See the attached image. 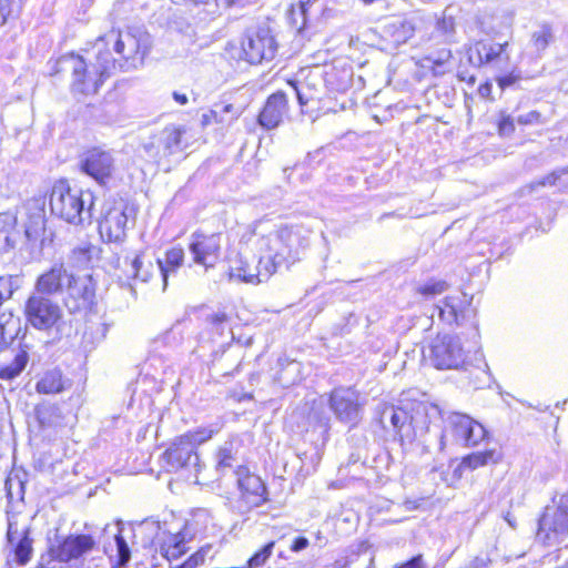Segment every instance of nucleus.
<instances>
[{
    "instance_id": "obj_1",
    "label": "nucleus",
    "mask_w": 568,
    "mask_h": 568,
    "mask_svg": "<svg viewBox=\"0 0 568 568\" xmlns=\"http://www.w3.org/2000/svg\"><path fill=\"white\" fill-rule=\"evenodd\" d=\"M94 61L89 63L74 53L60 57L55 62V72H70L71 89L81 94H94L105 79L116 71V61L109 49H103V41L94 43Z\"/></svg>"
},
{
    "instance_id": "obj_2",
    "label": "nucleus",
    "mask_w": 568,
    "mask_h": 568,
    "mask_svg": "<svg viewBox=\"0 0 568 568\" xmlns=\"http://www.w3.org/2000/svg\"><path fill=\"white\" fill-rule=\"evenodd\" d=\"M51 213L72 225L90 224L93 195L81 189L72 187L64 179L57 181L50 193Z\"/></svg>"
},
{
    "instance_id": "obj_3",
    "label": "nucleus",
    "mask_w": 568,
    "mask_h": 568,
    "mask_svg": "<svg viewBox=\"0 0 568 568\" xmlns=\"http://www.w3.org/2000/svg\"><path fill=\"white\" fill-rule=\"evenodd\" d=\"M97 41H103V49L110 43L113 44L115 53L120 55L115 59L116 70L123 72L141 67L151 48L150 34L136 28L125 32L111 31Z\"/></svg>"
},
{
    "instance_id": "obj_4",
    "label": "nucleus",
    "mask_w": 568,
    "mask_h": 568,
    "mask_svg": "<svg viewBox=\"0 0 568 568\" xmlns=\"http://www.w3.org/2000/svg\"><path fill=\"white\" fill-rule=\"evenodd\" d=\"M217 429L200 427L195 430H189L176 437L171 446L162 454L163 467L166 471H178L180 469L200 467V458L196 447L211 439Z\"/></svg>"
},
{
    "instance_id": "obj_5",
    "label": "nucleus",
    "mask_w": 568,
    "mask_h": 568,
    "mask_svg": "<svg viewBox=\"0 0 568 568\" xmlns=\"http://www.w3.org/2000/svg\"><path fill=\"white\" fill-rule=\"evenodd\" d=\"M428 409L438 412L437 406L414 403L412 404L410 412L399 406L383 405L378 407L377 413L378 420L384 429H388L389 424L395 435L399 436L402 442H412L416 437V429L419 427L420 417L428 415Z\"/></svg>"
},
{
    "instance_id": "obj_6",
    "label": "nucleus",
    "mask_w": 568,
    "mask_h": 568,
    "mask_svg": "<svg viewBox=\"0 0 568 568\" xmlns=\"http://www.w3.org/2000/svg\"><path fill=\"white\" fill-rule=\"evenodd\" d=\"M445 426L438 437L437 449L444 452L447 445V437H452V442L464 446L474 447L483 442L487 435L485 427L473 419L470 416L462 413H449L444 418Z\"/></svg>"
},
{
    "instance_id": "obj_7",
    "label": "nucleus",
    "mask_w": 568,
    "mask_h": 568,
    "mask_svg": "<svg viewBox=\"0 0 568 568\" xmlns=\"http://www.w3.org/2000/svg\"><path fill=\"white\" fill-rule=\"evenodd\" d=\"M261 244L280 268L284 263H294L300 260L301 252L310 243L298 229L283 227L276 233L262 237Z\"/></svg>"
},
{
    "instance_id": "obj_8",
    "label": "nucleus",
    "mask_w": 568,
    "mask_h": 568,
    "mask_svg": "<svg viewBox=\"0 0 568 568\" xmlns=\"http://www.w3.org/2000/svg\"><path fill=\"white\" fill-rule=\"evenodd\" d=\"M277 42L267 27L248 30L241 41V59L250 64L272 61L277 52Z\"/></svg>"
},
{
    "instance_id": "obj_9",
    "label": "nucleus",
    "mask_w": 568,
    "mask_h": 568,
    "mask_svg": "<svg viewBox=\"0 0 568 568\" xmlns=\"http://www.w3.org/2000/svg\"><path fill=\"white\" fill-rule=\"evenodd\" d=\"M24 316L33 328L50 331L61 320L62 311L49 296L34 292L26 301Z\"/></svg>"
},
{
    "instance_id": "obj_10",
    "label": "nucleus",
    "mask_w": 568,
    "mask_h": 568,
    "mask_svg": "<svg viewBox=\"0 0 568 568\" xmlns=\"http://www.w3.org/2000/svg\"><path fill=\"white\" fill-rule=\"evenodd\" d=\"M429 359L437 369L464 367L467 371L466 354L456 336H437L430 345Z\"/></svg>"
},
{
    "instance_id": "obj_11",
    "label": "nucleus",
    "mask_w": 568,
    "mask_h": 568,
    "mask_svg": "<svg viewBox=\"0 0 568 568\" xmlns=\"http://www.w3.org/2000/svg\"><path fill=\"white\" fill-rule=\"evenodd\" d=\"M537 536L547 544H560L568 538V495L560 497L557 507L546 508L539 519Z\"/></svg>"
},
{
    "instance_id": "obj_12",
    "label": "nucleus",
    "mask_w": 568,
    "mask_h": 568,
    "mask_svg": "<svg viewBox=\"0 0 568 568\" xmlns=\"http://www.w3.org/2000/svg\"><path fill=\"white\" fill-rule=\"evenodd\" d=\"M95 290L91 275H72L63 293V304L70 313L88 311L95 303Z\"/></svg>"
},
{
    "instance_id": "obj_13",
    "label": "nucleus",
    "mask_w": 568,
    "mask_h": 568,
    "mask_svg": "<svg viewBox=\"0 0 568 568\" xmlns=\"http://www.w3.org/2000/svg\"><path fill=\"white\" fill-rule=\"evenodd\" d=\"M329 407L336 419L349 428L356 427L362 419L363 405L359 395L351 387L335 388L329 395Z\"/></svg>"
},
{
    "instance_id": "obj_14",
    "label": "nucleus",
    "mask_w": 568,
    "mask_h": 568,
    "mask_svg": "<svg viewBox=\"0 0 568 568\" xmlns=\"http://www.w3.org/2000/svg\"><path fill=\"white\" fill-rule=\"evenodd\" d=\"M235 476L242 511L260 507L267 500V489L261 477L250 473L244 466H237Z\"/></svg>"
},
{
    "instance_id": "obj_15",
    "label": "nucleus",
    "mask_w": 568,
    "mask_h": 568,
    "mask_svg": "<svg viewBox=\"0 0 568 568\" xmlns=\"http://www.w3.org/2000/svg\"><path fill=\"white\" fill-rule=\"evenodd\" d=\"M473 297L465 293L446 296L437 305L439 318L449 326H463L476 316L471 305Z\"/></svg>"
},
{
    "instance_id": "obj_16",
    "label": "nucleus",
    "mask_w": 568,
    "mask_h": 568,
    "mask_svg": "<svg viewBox=\"0 0 568 568\" xmlns=\"http://www.w3.org/2000/svg\"><path fill=\"white\" fill-rule=\"evenodd\" d=\"M129 206L120 200L108 205L103 217L99 223V232L103 240L108 242H122L126 236V226L129 222Z\"/></svg>"
},
{
    "instance_id": "obj_17",
    "label": "nucleus",
    "mask_w": 568,
    "mask_h": 568,
    "mask_svg": "<svg viewBox=\"0 0 568 568\" xmlns=\"http://www.w3.org/2000/svg\"><path fill=\"white\" fill-rule=\"evenodd\" d=\"M94 546L95 541L91 535H69L58 540L57 546L50 548V554L54 560L68 564L89 554Z\"/></svg>"
},
{
    "instance_id": "obj_18",
    "label": "nucleus",
    "mask_w": 568,
    "mask_h": 568,
    "mask_svg": "<svg viewBox=\"0 0 568 568\" xmlns=\"http://www.w3.org/2000/svg\"><path fill=\"white\" fill-rule=\"evenodd\" d=\"M189 250L196 264L204 265L206 268L213 267L220 256L221 234L195 232L191 235Z\"/></svg>"
},
{
    "instance_id": "obj_19",
    "label": "nucleus",
    "mask_w": 568,
    "mask_h": 568,
    "mask_svg": "<svg viewBox=\"0 0 568 568\" xmlns=\"http://www.w3.org/2000/svg\"><path fill=\"white\" fill-rule=\"evenodd\" d=\"M258 250L261 253V262L264 263V268H260L256 264L252 265L241 260L239 266L231 268V277H237L247 283H262L276 273L278 270L276 263L272 260L267 250L262 247L261 241L258 242Z\"/></svg>"
},
{
    "instance_id": "obj_20",
    "label": "nucleus",
    "mask_w": 568,
    "mask_h": 568,
    "mask_svg": "<svg viewBox=\"0 0 568 568\" xmlns=\"http://www.w3.org/2000/svg\"><path fill=\"white\" fill-rule=\"evenodd\" d=\"M113 169L114 159L112 154L100 148L89 150L81 160V170L100 184H104L111 178Z\"/></svg>"
},
{
    "instance_id": "obj_21",
    "label": "nucleus",
    "mask_w": 568,
    "mask_h": 568,
    "mask_svg": "<svg viewBox=\"0 0 568 568\" xmlns=\"http://www.w3.org/2000/svg\"><path fill=\"white\" fill-rule=\"evenodd\" d=\"M193 523L186 521L183 529L176 532L162 531L156 535L160 554L166 559H176L186 551L185 544L195 536Z\"/></svg>"
},
{
    "instance_id": "obj_22",
    "label": "nucleus",
    "mask_w": 568,
    "mask_h": 568,
    "mask_svg": "<svg viewBox=\"0 0 568 568\" xmlns=\"http://www.w3.org/2000/svg\"><path fill=\"white\" fill-rule=\"evenodd\" d=\"M72 275L63 264H54L49 271L39 276L36 283V292L45 296L64 293Z\"/></svg>"
},
{
    "instance_id": "obj_23",
    "label": "nucleus",
    "mask_w": 568,
    "mask_h": 568,
    "mask_svg": "<svg viewBox=\"0 0 568 568\" xmlns=\"http://www.w3.org/2000/svg\"><path fill=\"white\" fill-rule=\"evenodd\" d=\"M286 112V94L277 91L266 100L264 108L258 114V124L265 130H273L281 124Z\"/></svg>"
},
{
    "instance_id": "obj_24",
    "label": "nucleus",
    "mask_w": 568,
    "mask_h": 568,
    "mask_svg": "<svg viewBox=\"0 0 568 568\" xmlns=\"http://www.w3.org/2000/svg\"><path fill=\"white\" fill-rule=\"evenodd\" d=\"M416 26L414 21L407 19H396L386 23L383 28L384 36L396 45L406 43L415 34Z\"/></svg>"
},
{
    "instance_id": "obj_25",
    "label": "nucleus",
    "mask_w": 568,
    "mask_h": 568,
    "mask_svg": "<svg viewBox=\"0 0 568 568\" xmlns=\"http://www.w3.org/2000/svg\"><path fill=\"white\" fill-rule=\"evenodd\" d=\"M501 453L495 448L486 449L484 452H475L464 456L455 471L462 473L465 469L475 470L479 467L497 464L501 460Z\"/></svg>"
},
{
    "instance_id": "obj_26",
    "label": "nucleus",
    "mask_w": 568,
    "mask_h": 568,
    "mask_svg": "<svg viewBox=\"0 0 568 568\" xmlns=\"http://www.w3.org/2000/svg\"><path fill=\"white\" fill-rule=\"evenodd\" d=\"M184 250L181 246H174L166 251L164 260L158 258V271L163 281V291L166 290L169 276L175 274L183 265Z\"/></svg>"
},
{
    "instance_id": "obj_27",
    "label": "nucleus",
    "mask_w": 568,
    "mask_h": 568,
    "mask_svg": "<svg viewBox=\"0 0 568 568\" xmlns=\"http://www.w3.org/2000/svg\"><path fill=\"white\" fill-rule=\"evenodd\" d=\"M7 538L9 544L14 546V556L19 565H26L32 556V539L29 536V530L26 529L20 539H18V531L13 530L12 525L9 524Z\"/></svg>"
},
{
    "instance_id": "obj_28",
    "label": "nucleus",
    "mask_w": 568,
    "mask_h": 568,
    "mask_svg": "<svg viewBox=\"0 0 568 568\" xmlns=\"http://www.w3.org/2000/svg\"><path fill=\"white\" fill-rule=\"evenodd\" d=\"M20 318L11 312L0 313V351L4 349L18 335Z\"/></svg>"
},
{
    "instance_id": "obj_29",
    "label": "nucleus",
    "mask_w": 568,
    "mask_h": 568,
    "mask_svg": "<svg viewBox=\"0 0 568 568\" xmlns=\"http://www.w3.org/2000/svg\"><path fill=\"white\" fill-rule=\"evenodd\" d=\"M45 231V215L42 207L37 206L34 212L29 214L24 224V233L29 241L39 240Z\"/></svg>"
},
{
    "instance_id": "obj_30",
    "label": "nucleus",
    "mask_w": 568,
    "mask_h": 568,
    "mask_svg": "<svg viewBox=\"0 0 568 568\" xmlns=\"http://www.w3.org/2000/svg\"><path fill=\"white\" fill-rule=\"evenodd\" d=\"M155 271H158V264L154 265L151 261H145L143 254H135L130 262L128 272L132 278L148 282Z\"/></svg>"
},
{
    "instance_id": "obj_31",
    "label": "nucleus",
    "mask_w": 568,
    "mask_h": 568,
    "mask_svg": "<svg viewBox=\"0 0 568 568\" xmlns=\"http://www.w3.org/2000/svg\"><path fill=\"white\" fill-rule=\"evenodd\" d=\"M237 464L235 444L225 442L216 453V470L224 474L227 469H232Z\"/></svg>"
},
{
    "instance_id": "obj_32",
    "label": "nucleus",
    "mask_w": 568,
    "mask_h": 568,
    "mask_svg": "<svg viewBox=\"0 0 568 568\" xmlns=\"http://www.w3.org/2000/svg\"><path fill=\"white\" fill-rule=\"evenodd\" d=\"M26 473H11L6 480L7 497L10 503L22 501L24 498Z\"/></svg>"
},
{
    "instance_id": "obj_33",
    "label": "nucleus",
    "mask_w": 568,
    "mask_h": 568,
    "mask_svg": "<svg viewBox=\"0 0 568 568\" xmlns=\"http://www.w3.org/2000/svg\"><path fill=\"white\" fill-rule=\"evenodd\" d=\"M118 532L114 535V541L116 546V556L112 568H124L131 560L130 547L122 535L123 524L122 521L116 523Z\"/></svg>"
},
{
    "instance_id": "obj_34",
    "label": "nucleus",
    "mask_w": 568,
    "mask_h": 568,
    "mask_svg": "<svg viewBox=\"0 0 568 568\" xmlns=\"http://www.w3.org/2000/svg\"><path fill=\"white\" fill-rule=\"evenodd\" d=\"M36 388L41 394L60 393L63 389L61 373L57 369L48 371L37 383Z\"/></svg>"
},
{
    "instance_id": "obj_35",
    "label": "nucleus",
    "mask_w": 568,
    "mask_h": 568,
    "mask_svg": "<svg viewBox=\"0 0 568 568\" xmlns=\"http://www.w3.org/2000/svg\"><path fill=\"white\" fill-rule=\"evenodd\" d=\"M29 361L28 353L20 351L9 364L0 365V378L11 381L26 368Z\"/></svg>"
},
{
    "instance_id": "obj_36",
    "label": "nucleus",
    "mask_w": 568,
    "mask_h": 568,
    "mask_svg": "<svg viewBox=\"0 0 568 568\" xmlns=\"http://www.w3.org/2000/svg\"><path fill=\"white\" fill-rule=\"evenodd\" d=\"M567 174H568V165L564 166V168H558V169L554 170L552 172H550L549 174H547L546 176H544L542 179L523 186L519 192L521 195H526V194H531L532 192H535L537 189H539L541 186L556 185L557 182H559L560 179Z\"/></svg>"
},
{
    "instance_id": "obj_37",
    "label": "nucleus",
    "mask_w": 568,
    "mask_h": 568,
    "mask_svg": "<svg viewBox=\"0 0 568 568\" xmlns=\"http://www.w3.org/2000/svg\"><path fill=\"white\" fill-rule=\"evenodd\" d=\"M206 327L213 336H223L225 332L231 333L230 316L224 311L212 312L205 317Z\"/></svg>"
},
{
    "instance_id": "obj_38",
    "label": "nucleus",
    "mask_w": 568,
    "mask_h": 568,
    "mask_svg": "<svg viewBox=\"0 0 568 568\" xmlns=\"http://www.w3.org/2000/svg\"><path fill=\"white\" fill-rule=\"evenodd\" d=\"M507 42L504 44L477 43L474 51L477 54L478 64L490 63L498 59L503 54Z\"/></svg>"
},
{
    "instance_id": "obj_39",
    "label": "nucleus",
    "mask_w": 568,
    "mask_h": 568,
    "mask_svg": "<svg viewBox=\"0 0 568 568\" xmlns=\"http://www.w3.org/2000/svg\"><path fill=\"white\" fill-rule=\"evenodd\" d=\"M185 131L181 128L168 126L163 130L161 135V142L164 148L165 154L174 153L181 143L182 134Z\"/></svg>"
},
{
    "instance_id": "obj_40",
    "label": "nucleus",
    "mask_w": 568,
    "mask_h": 568,
    "mask_svg": "<svg viewBox=\"0 0 568 568\" xmlns=\"http://www.w3.org/2000/svg\"><path fill=\"white\" fill-rule=\"evenodd\" d=\"M94 251L95 247L91 244L77 246L70 254V261L75 267H84L91 262Z\"/></svg>"
},
{
    "instance_id": "obj_41",
    "label": "nucleus",
    "mask_w": 568,
    "mask_h": 568,
    "mask_svg": "<svg viewBox=\"0 0 568 568\" xmlns=\"http://www.w3.org/2000/svg\"><path fill=\"white\" fill-rule=\"evenodd\" d=\"M554 41L551 27L542 24L539 30L535 31L531 36V42L538 53L546 50V48Z\"/></svg>"
},
{
    "instance_id": "obj_42",
    "label": "nucleus",
    "mask_w": 568,
    "mask_h": 568,
    "mask_svg": "<svg viewBox=\"0 0 568 568\" xmlns=\"http://www.w3.org/2000/svg\"><path fill=\"white\" fill-rule=\"evenodd\" d=\"M452 58V52L448 49H443L436 53H430L425 58L427 62L426 67L433 69L435 74L445 73V64L449 62Z\"/></svg>"
},
{
    "instance_id": "obj_43",
    "label": "nucleus",
    "mask_w": 568,
    "mask_h": 568,
    "mask_svg": "<svg viewBox=\"0 0 568 568\" xmlns=\"http://www.w3.org/2000/svg\"><path fill=\"white\" fill-rule=\"evenodd\" d=\"M449 287L448 283L443 280H429L425 284L417 287V292L425 297H433L442 294Z\"/></svg>"
},
{
    "instance_id": "obj_44",
    "label": "nucleus",
    "mask_w": 568,
    "mask_h": 568,
    "mask_svg": "<svg viewBox=\"0 0 568 568\" xmlns=\"http://www.w3.org/2000/svg\"><path fill=\"white\" fill-rule=\"evenodd\" d=\"M109 324L105 322L90 323L84 332L85 338H91L92 343H100L106 337Z\"/></svg>"
},
{
    "instance_id": "obj_45",
    "label": "nucleus",
    "mask_w": 568,
    "mask_h": 568,
    "mask_svg": "<svg viewBox=\"0 0 568 568\" xmlns=\"http://www.w3.org/2000/svg\"><path fill=\"white\" fill-rule=\"evenodd\" d=\"M298 7L295 9L294 7L291 10V16L294 26L301 30L305 27L307 19V10L311 6V0H297Z\"/></svg>"
},
{
    "instance_id": "obj_46",
    "label": "nucleus",
    "mask_w": 568,
    "mask_h": 568,
    "mask_svg": "<svg viewBox=\"0 0 568 568\" xmlns=\"http://www.w3.org/2000/svg\"><path fill=\"white\" fill-rule=\"evenodd\" d=\"M275 546L274 541H270L264 545L258 551H256L247 561V568H258L263 566L273 552Z\"/></svg>"
},
{
    "instance_id": "obj_47",
    "label": "nucleus",
    "mask_w": 568,
    "mask_h": 568,
    "mask_svg": "<svg viewBox=\"0 0 568 568\" xmlns=\"http://www.w3.org/2000/svg\"><path fill=\"white\" fill-rule=\"evenodd\" d=\"M237 119V113L234 112L231 118H225L221 114V112L217 109H212L207 113H204L202 115V124L209 125L213 122L216 123H231L232 121Z\"/></svg>"
},
{
    "instance_id": "obj_48",
    "label": "nucleus",
    "mask_w": 568,
    "mask_h": 568,
    "mask_svg": "<svg viewBox=\"0 0 568 568\" xmlns=\"http://www.w3.org/2000/svg\"><path fill=\"white\" fill-rule=\"evenodd\" d=\"M17 290L14 285V280L12 276H1L0 277V301L4 302L11 298L13 292Z\"/></svg>"
},
{
    "instance_id": "obj_49",
    "label": "nucleus",
    "mask_w": 568,
    "mask_h": 568,
    "mask_svg": "<svg viewBox=\"0 0 568 568\" xmlns=\"http://www.w3.org/2000/svg\"><path fill=\"white\" fill-rule=\"evenodd\" d=\"M436 28L446 37V39H450L455 33L454 18L444 14V17L437 21Z\"/></svg>"
},
{
    "instance_id": "obj_50",
    "label": "nucleus",
    "mask_w": 568,
    "mask_h": 568,
    "mask_svg": "<svg viewBox=\"0 0 568 568\" xmlns=\"http://www.w3.org/2000/svg\"><path fill=\"white\" fill-rule=\"evenodd\" d=\"M478 375H476V381L473 382L476 388H481L486 385H489L491 382V374L489 371V366L487 363L483 362V367H477Z\"/></svg>"
},
{
    "instance_id": "obj_51",
    "label": "nucleus",
    "mask_w": 568,
    "mask_h": 568,
    "mask_svg": "<svg viewBox=\"0 0 568 568\" xmlns=\"http://www.w3.org/2000/svg\"><path fill=\"white\" fill-rule=\"evenodd\" d=\"M206 551L204 548L194 552L191 557H189L182 565L175 568H197L199 566L204 564Z\"/></svg>"
},
{
    "instance_id": "obj_52",
    "label": "nucleus",
    "mask_w": 568,
    "mask_h": 568,
    "mask_svg": "<svg viewBox=\"0 0 568 568\" xmlns=\"http://www.w3.org/2000/svg\"><path fill=\"white\" fill-rule=\"evenodd\" d=\"M277 364L281 367V371L278 372V379L281 382H287L286 378L283 376L285 368L294 372H297L300 369V363L296 361H290L288 358L280 357Z\"/></svg>"
},
{
    "instance_id": "obj_53",
    "label": "nucleus",
    "mask_w": 568,
    "mask_h": 568,
    "mask_svg": "<svg viewBox=\"0 0 568 568\" xmlns=\"http://www.w3.org/2000/svg\"><path fill=\"white\" fill-rule=\"evenodd\" d=\"M498 131L501 135H510L515 131L514 120L510 115L503 114L498 122Z\"/></svg>"
},
{
    "instance_id": "obj_54",
    "label": "nucleus",
    "mask_w": 568,
    "mask_h": 568,
    "mask_svg": "<svg viewBox=\"0 0 568 568\" xmlns=\"http://www.w3.org/2000/svg\"><path fill=\"white\" fill-rule=\"evenodd\" d=\"M541 114L538 111H530L526 114H521L517 118V122L523 125L529 124H538L540 121Z\"/></svg>"
},
{
    "instance_id": "obj_55",
    "label": "nucleus",
    "mask_w": 568,
    "mask_h": 568,
    "mask_svg": "<svg viewBox=\"0 0 568 568\" xmlns=\"http://www.w3.org/2000/svg\"><path fill=\"white\" fill-rule=\"evenodd\" d=\"M16 225V217L10 213L0 214V233H9Z\"/></svg>"
},
{
    "instance_id": "obj_56",
    "label": "nucleus",
    "mask_w": 568,
    "mask_h": 568,
    "mask_svg": "<svg viewBox=\"0 0 568 568\" xmlns=\"http://www.w3.org/2000/svg\"><path fill=\"white\" fill-rule=\"evenodd\" d=\"M520 74L519 73H515V72H510L508 74H505V75H501V77H498L497 78V83L498 85L505 90L506 88H509L511 87L513 84H515L517 81L520 80Z\"/></svg>"
},
{
    "instance_id": "obj_57",
    "label": "nucleus",
    "mask_w": 568,
    "mask_h": 568,
    "mask_svg": "<svg viewBox=\"0 0 568 568\" xmlns=\"http://www.w3.org/2000/svg\"><path fill=\"white\" fill-rule=\"evenodd\" d=\"M11 12L10 0H0V27H2Z\"/></svg>"
},
{
    "instance_id": "obj_58",
    "label": "nucleus",
    "mask_w": 568,
    "mask_h": 568,
    "mask_svg": "<svg viewBox=\"0 0 568 568\" xmlns=\"http://www.w3.org/2000/svg\"><path fill=\"white\" fill-rule=\"evenodd\" d=\"M307 546H308V539L303 536H300L293 540V542L291 545V550L297 552V551L304 550L305 548H307Z\"/></svg>"
},
{
    "instance_id": "obj_59",
    "label": "nucleus",
    "mask_w": 568,
    "mask_h": 568,
    "mask_svg": "<svg viewBox=\"0 0 568 568\" xmlns=\"http://www.w3.org/2000/svg\"><path fill=\"white\" fill-rule=\"evenodd\" d=\"M310 419L316 420L320 424V426L325 428L328 426L329 422V418L325 414L322 416L315 408L312 409L310 414Z\"/></svg>"
},
{
    "instance_id": "obj_60",
    "label": "nucleus",
    "mask_w": 568,
    "mask_h": 568,
    "mask_svg": "<svg viewBox=\"0 0 568 568\" xmlns=\"http://www.w3.org/2000/svg\"><path fill=\"white\" fill-rule=\"evenodd\" d=\"M172 97L174 99V101L181 105H184L187 103L189 101V98L185 93H181V92H178V91H174L172 93Z\"/></svg>"
},
{
    "instance_id": "obj_61",
    "label": "nucleus",
    "mask_w": 568,
    "mask_h": 568,
    "mask_svg": "<svg viewBox=\"0 0 568 568\" xmlns=\"http://www.w3.org/2000/svg\"><path fill=\"white\" fill-rule=\"evenodd\" d=\"M389 216H396V217H399V219H404V217H415V216H418V215L413 213L412 211L406 212V213H400V212L396 211V212H392V213H386L382 217H389Z\"/></svg>"
},
{
    "instance_id": "obj_62",
    "label": "nucleus",
    "mask_w": 568,
    "mask_h": 568,
    "mask_svg": "<svg viewBox=\"0 0 568 568\" xmlns=\"http://www.w3.org/2000/svg\"><path fill=\"white\" fill-rule=\"evenodd\" d=\"M503 518L507 521V524H508L511 528H516V526H517L516 517H515L510 511H506V513L503 515Z\"/></svg>"
},
{
    "instance_id": "obj_63",
    "label": "nucleus",
    "mask_w": 568,
    "mask_h": 568,
    "mask_svg": "<svg viewBox=\"0 0 568 568\" xmlns=\"http://www.w3.org/2000/svg\"><path fill=\"white\" fill-rule=\"evenodd\" d=\"M212 369L216 373V374H221L222 376H226V375H230L229 372H224L223 371V367H222V364L220 361H213L212 363Z\"/></svg>"
},
{
    "instance_id": "obj_64",
    "label": "nucleus",
    "mask_w": 568,
    "mask_h": 568,
    "mask_svg": "<svg viewBox=\"0 0 568 568\" xmlns=\"http://www.w3.org/2000/svg\"><path fill=\"white\" fill-rule=\"evenodd\" d=\"M293 85V89L296 93V97H297V100L300 102L301 105H305L307 103V99L304 97V94L298 90V88L296 87V84H292Z\"/></svg>"
}]
</instances>
